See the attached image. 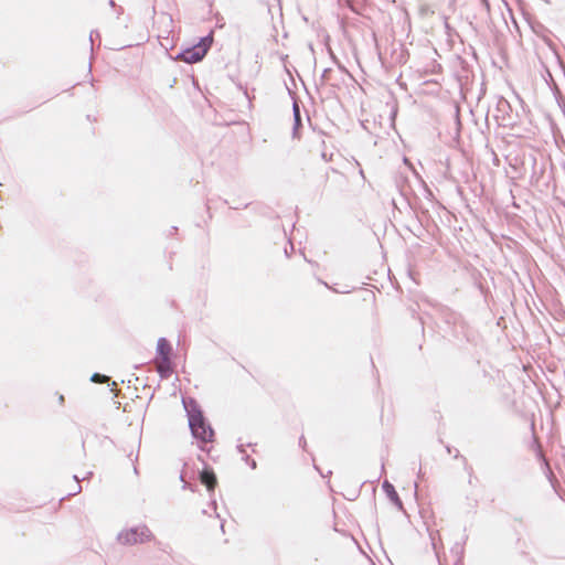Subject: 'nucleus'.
<instances>
[{
  "label": "nucleus",
  "instance_id": "obj_1",
  "mask_svg": "<svg viewBox=\"0 0 565 565\" xmlns=\"http://www.w3.org/2000/svg\"><path fill=\"white\" fill-rule=\"evenodd\" d=\"M182 404L186 412L189 427L193 438L201 443H211L214 437V430L205 419L199 403L192 398H183Z\"/></svg>",
  "mask_w": 565,
  "mask_h": 565
},
{
  "label": "nucleus",
  "instance_id": "obj_2",
  "mask_svg": "<svg viewBox=\"0 0 565 565\" xmlns=\"http://www.w3.org/2000/svg\"><path fill=\"white\" fill-rule=\"evenodd\" d=\"M117 539L125 545H134L143 543L146 541H151L153 539V534L147 525H141L131 527L127 531H121Z\"/></svg>",
  "mask_w": 565,
  "mask_h": 565
},
{
  "label": "nucleus",
  "instance_id": "obj_3",
  "mask_svg": "<svg viewBox=\"0 0 565 565\" xmlns=\"http://www.w3.org/2000/svg\"><path fill=\"white\" fill-rule=\"evenodd\" d=\"M204 50L205 49H200L196 45H194L192 47H188V49L183 50L182 52H180L178 54L177 58H179L180 61H183L188 64H194L204 58V56H205Z\"/></svg>",
  "mask_w": 565,
  "mask_h": 565
},
{
  "label": "nucleus",
  "instance_id": "obj_4",
  "mask_svg": "<svg viewBox=\"0 0 565 565\" xmlns=\"http://www.w3.org/2000/svg\"><path fill=\"white\" fill-rule=\"evenodd\" d=\"M382 489L386 493L388 499L392 501V503L398 510H403V502H402L401 498L398 497V493L396 492L394 486L390 481L385 480L382 484Z\"/></svg>",
  "mask_w": 565,
  "mask_h": 565
},
{
  "label": "nucleus",
  "instance_id": "obj_5",
  "mask_svg": "<svg viewBox=\"0 0 565 565\" xmlns=\"http://www.w3.org/2000/svg\"><path fill=\"white\" fill-rule=\"evenodd\" d=\"M200 481L207 488L209 491H214L217 483L216 476L211 469H203L200 472Z\"/></svg>",
  "mask_w": 565,
  "mask_h": 565
},
{
  "label": "nucleus",
  "instance_id": "obj_6",
  "mask_svg": "<svg viewBox=\"0 0 565 565\" xmlns=\"http://www.w3.org/2000/svg\"><path fill=\"white\" fill-rule=\"evenodd\" d=\"M172 348L166 338H160L157 343V354L160 360L171 358Z\"/></svg>",
  "mask_w": 565,
  "mask_h": 565
},
{
  "label": "nucleus",
  "instance_id": "obj_7",
  "mask_svg": "<svg viewBox=\"0 0 565 565\" xmlns=\"http://www.w3.org/2000/svg\"><path fill=\"white\" fill-rule=\"evenodd\" d=\"M157 371L161 379H168L173 372L171 358H164L159 361Z\"/></svg>",
  "mask_w": 565,
  "mask_h": 565
},
{
  "label": "nucleus",
  "instance_id": "obj_8",
  "mask_svg": "<svg viewBox=\"0 0 565 565\" xmlns=\"http://www.w3.org/2000/svg\"><path fill=\"white\" fill-rule=\"evenodd\" d=\"M292 115H294L292 135H294V137H297V131H298L299 127L301 126V114H300V108H299V105L297 104V102H294Z\"/></svg>",
  "mask_w": 565,
  "mask_h": 565
},
{
  "label": "nucleus",
  "instance_id": "obj_9",
  "mask_svg": "<svg viewBox=\"0 0 565 565\" xmlns=\"http://www.w3.org/2000/svg\"><path fill=\"white\" fill-rule=\"evenodd\" d=\"M212 43H213V32H211L206 36H203L200 40V42L196 44V46L200 47V49H205L204 50V54L206 55V53L209 52Z\"/></svg>",
  "mask_w": 565,
  "mask_h": 565
},
{
  "label": "nucleus",
  "instance_id": "obj_10",
  "mask_svg": "<svg viewBox=\"0 0 565 565\" xmlns=\"http://www.w3.org/2000/svg\"><path fill=\"white\" fill-rule=\"evenodd\" d=\"M332 73H333L332 68H329V67L324 68L320 76L319 83L317 85L323 86V85L328 84L329 82H331Z\"/></svg>",
  "mask_w": 565,
  "mask_h": 565
},
{
  "label": "nucleus",
  "instance_id": "obj_11",
  "mask_svg": "<svg viewBox=\"0 0 565 565\" xmlns=\"http://www.w3.org/2000/svg\"><path fill=\"white\" fill-rule=\"evenodd\" d=\"M108 376L104 375V374H99V373H94L92 375V381L93 382H105V381H108Z\"/></svg>",
  "mask_w": 565,
  "mask_h": 565
},
{
  "label": "nucleus",
  "instance_id": "obj_12",
  "mask_svg": "<svg viewBox=\"0 0 565 565\" xmlns=\"http://www.w3.org/2000/svg\"><path fill=\"white\" fill-rule=\"evenodd\" d=\"M242 459L252 468L256 469L257 463L254 459H252L248 455H245L242 457Z\"/></svg>",
  "mask_w": 565,
  "mask_h": 565
},
{
  "label": "nucleus",
  "instance_id": "obj_13",
  "mask_svg": "<svg viewBox=\"0 0 565 565\" xmlns=\"http://www.w3.org/2000/svg\"><path fill=\"white\" fill-rule=\"evenodd\" d=\"M446 450L448 454H454V457L455 458H458L460 457V454H459V450L458 449H454L450 447V446H446Z\"/></svg>",
  "mask_w": 565,
  "mask_h": 565
},
{
  "label": "nucleus",
  "instance_id": "obj_14",
  "mask_svg": "<svg viewBox=\"0 0 565 565\" xmlns=\"http://www.w3.org/2000/svg\"><path fill=\"white\" fill-rule=\"evenodd\" d=\"M544 462H545V468H546V471H547V477L552 481V479L554 478L553 471L551 470V467H550L548 462L546 460H544Z\"/></svg>",
  "mask_w": 565,
  "mask_h": 565
},
{
  "label": "nucleus",
  "instance_id": "obj_15",
  "mask_svg": "<svg viewBox=\"0 0 565 565\" xmlns=\"http://www.w3.org/2000/svg\"><path fill=\"white\" fill-rule=\"evenodd\" d=\"M237 451L242 454L243 456L247 455L245 451V446L243 444L237 445Z\"/></svg>",
  "mask_w": 565,
  "mask_h": 565
},
{
  "label": "nucleus",
  "instance_id": "obj_16",
  "mask_svg": "<svg viewBox=\"0 0 565 565\" xmlns=\"http://www.w3.org/2000/svg\"><path fill=\"white\" fill-rule=\"evenodd\" d=\"M299 445L300 447H302L303 449L306 448V445H307V441H306V438L303 436H301L299 438Z\"/></svg>",
  "mask_w": 565,
  "mask_h": 565
},
{
  "label": "nucleus",
  "instance_id": "obj_17",
  "mask_svg": "<svg viewBox=\"0 0 565 565\" xmlns=\"http://www.w3.org/2000/svg\"><path fill=\"white\" fill-rule=\"evenodd\" d=\"M211 505L213 507L214 511H216V501L215 500L211 501Z\"/></svg>",
  "mask_w": 565,
  "mask_h": 565
},
{
  "label": "nucleus",
  "instance_id": "obj_18",
  "mask_svg": "<svg viewBox=\"0 0 565 565\" xmlns=\"http://www.w3.org/2000/svg\"><path fill=\"white\" fill-rule=\"evenodd\" d=\"M81 490H82L81 486H77V490L75 492H73L72 494H76V493L81 492Z\"/></svg>",
  "mask_w": 565,
  "mask_h": 565
},
{
  "label": "nucleus",
  "instance_id": "obj_19",
  "mask_svg": "<svg viewBox=\"0 0 565 565\" xmlns=\"http://www.w3.org/2000/svg\"><path fill=\"white\" fill-rule=\"evenodd\" d=\"M424 475L422 473V469L418 471V478L423 479Z\"/></svg>",
  "mask_w": 565,
  "mask_h": 565
},
{
  "label": "nucleus",
  "instance_id": "obj_20",
  "mask_svg": "<svg viewBox=\"0 0 565 565\" xmlns=\"http://www.w3.org/2000/svg\"><path fill=\"white\" fill-rule=\"evenodd\" d=\"M109 6L110 7H115V1L114 0H109Z\"/></svg>",
  "mask_w": 565,
  "mask_h": 565
},
{
  "label": "nucleus",
  "instance_id": "obj_21",
  "mask_svg": "<svg viewBox=\"0 0 565 565\" xmlns=\"http://www.w3.org/2000/svg\"><path fill=\"white\" fill-rule=\"evenodd\" d=\"M93 35H94V32H90L89 40H90L92 43H93Z\"/></svg>",
  "mask_w": 565,
  "mask_h": 565
},
{
  "label": "nucleus",
  "instance_id": "obj_22",
  "mask_svg": "<svg viewBox=\"0 0 565 565\" xmlns=\"http://www.w3.org/2000/svg\"><path fill=\"white\" fill-rule=\"evenodd\" d=\"M58 401L62 403V402L64 401V396H63V395H61V396L58 397Z\"/></svg>",
  "mask_w": 565,
  "mask_h": 565
},
{
  "label": "nucleus",
  "instance_id": "obj_23",
  "mask_svg": "<svg viewBox=\"0 0 565 565\" xmlns=\"http://www.w3.org/2000/svg\"><path fill=\"white\" fill-rule=\"evenodd\" d=\"M285 254L289 257V249L285 248Z\"/></svg>",
  "mask_w": 565,
  "mask_h": 565
},
{
  "label": "nucleus",
  "instance_id": "obj_24",
  "mask_svg": "<svg viewBox=\"0 0 565 565\" xmlns=\"http://www.w3.org/2000/svg\"><path fill=\"white\" fill-rule=\"evenodd\" d=\"M185 488H190V486L186 482H184V484H183V489H185Z\"/></svg>",
  "mask_w": 565,
  "mask_h": 565
},
{
  "label": "nucleus",
  "instance_id": "obj_25",
  "mask_svg": "<svg viewBox=\"0 0 565 565\" xmlns=\"http://www.w3.org/2000/svg\"><path fill=\"white\" fill-rule=\"evenodd\" d=\"M481 2L488 6V0H481Z\"/></svg>",
  "mask_w": 565,
  "mask_h": 565
}]
</instances>
